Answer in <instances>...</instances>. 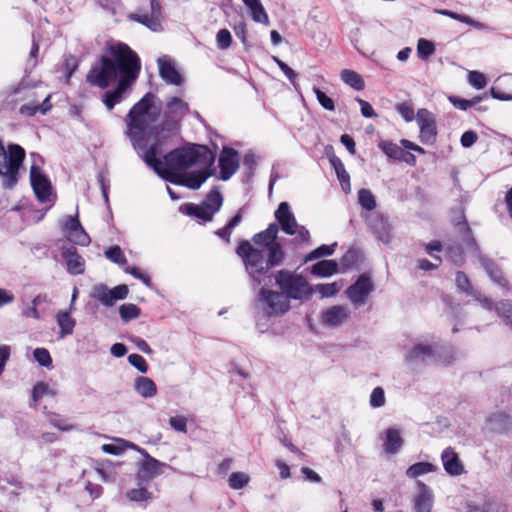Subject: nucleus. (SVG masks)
<instances>
[{
	"mask_svg": "<svg viewBox=\"0 0 512 512\" xmlns=\"http://www.w3.org/2000/svg\"><path fill=\"white\" fill-rule=\"evenodd\" d=\"M128 362L141 373H146L148 371V364L145 358L140 354H130L128 356Z\"/></svg>",
	"mask_w": 512,
	"mask_h": 512,
	"instance_id": "6e6d98bb",
	"label": "nucleus"
},
{
	"mask_svg": "<svg viewBox=\"0 0 512 512\" xmlns=\"http://www.w3.org/2000/svg\"><path fill=\"white\" fill-rule=\"evenodd\" d=\"M275 283L287 299L301 300L312 294V288L304 276L286 269L277 271Z\"/></svg>",
	"mask_w": 512,
	"mask_h": 512,
	"instance_id": "423d86ee",
	"label": "nucleus"
},
{
	"mask_svg": "<svg viewBox=\"0 0 512 512\" xmlns=\"http://www.w3.org/2000/svg\"><path fill=\"white\" fill-rule=\"evenodd\" d=\"M267 258H264L263 251L255 248L248 240H240L236 247V254L242 259L249 274L253 277L262 276L273 268L283 264L285 251L282 245L277 242L266 248Z\"/></svg>",
	"mask_w": 512,
	"mask_h": 512,
	"instance_id": "7ed1b4c3",
	"label": "nucleus"
},
{
	"mask_svg": "<svg viewBox=\"0 0 512 512\" xmlns=\"http://www.w3.org/2000/svg\"><path fill=\"white\" fill-rule=\"evenodd\" d=\"M46 417H47L49 423L53 427H55L61 431H70L74 428V426L71 423H69L67 420L63 419L61 417V415L58 413L47 412Z\"/></svg>",
	"mask_w": 512,
	"mask_h": 512,
	"instance_id": "4c0bfd02",
	"label": "nucleus"
},
{
	"mask_svg": "<svg viewBox=\"0 0 512 512\" xmlns=\"http://www.w3.org/2000/svg\"><path fill=\"white\" fill-rule=\"evenodd\" d=\"M189 105L179 97H172L166 103L161 131L175 133L180 128L181 120L189 113Z\"/></svg>",
	"mask_w": 512,
	"mask_h": 512,
	"instance_id": "6e6552de",
	"label": "nucleus"
},
{
	"mask_svg": "<svg viewBox=\"0 0 512 512\" xmlns=\"http://www.w3.org/2000/svg\"><path fill=\"white\" fill-rule=\"evenodd\" d=\"M133 446L145 457V459L139 464V468L136 473L138 484L147 483L157 475H160L162 473L161 467L164 464L151 457L145 449L137 447L136 445Z\"/></svg>",
	"mask_w": 512,
	"mask_h": 512,
	"instance_id": "f8f14e48",
	"label": "nucleus"
},
{
	"mask_svg": "<svg viewBox=\"0 0 512 512\" xmlns=\"http://www.w3.org/2000/svg\"><path fill=\"white\" fill-rule=\"evenodd\" d=\"M211 165L208 164L206 169L188 173L185 171L180 175H171L173 178L170 183L187 187L191 190L199 189L202 184L213 175L214 170L211 169Z\"/></svg>",
	"mask_w": 512,
	"mask_h": 512,
	"instance_id": "2eb2a0df",
	"label": "nucleus"
},
{
	"mask_svg": "<svg viewBox=\"0 0 512 512\" xmlns=\"http://www.w3.org/2000/svg\"><path fill=\"white\" fill-rule=\"evenodd\" d=\"M135 391L143 398H152L157 394V385L149 377L139 376L134 381Z\"/></svg>",
	"mask_w": 512,
	"mask_h": 512,
	"instance_id": "a878e982",
	"label": "nucleus"
},
{
	"mask_svg": "<svg viewBox=\"0 0 512 512\" xmlns=\"http://www.w3.org/2000/svg\"><path fill=\"white\" fill-rule=\"evenodd\" d=\"M478 139L477 133L469 130L465 131L460 138L461 145L465 148L471 147L473 144L476 143Z\"/></svg>",
	"mask_w": 512,
	"mask_h": 512,
	"instance_id": "774afa93",
	"label": "nucleus"
},
{
	"mask_svg": "<svg viewBox=\"0 0 512 512\" xmlns=\"http://www.w3.org/2000/svg\"><path fill=\"white\" fill-rule=\"evenodd\" d=\"M495 311L512 328V301L498 302L495 305Z\"/></svg>",
	"mask_w": 512,
	"mask_h": 512,
	"instance_id": "e433bc0d",
	"label": "nucleus"
},
{
	"mask_svg": "<svg viewBox=\"0 0 512 512\" xmlns=\"http://www.w3.org/2000/svg\"><path fill=\"white\" fill-rule=\"evenodd\" d=\"M126 497L131 502H142L152 499L153 494L144 487L130 489L126 493Z\"/></svg>",
	"mask_w": 512,
	"mask_h": 512,
	"instance_id": "79ce46f5",
	"label": "nucleus"
},
{
	"mask_svg": "<svg viewBox=\"0 0 512 512\" xmlns=\"http://www.w3.org/2000/svg\"><path fill=\"white\" fill-rule=\"evenodd\" d=\"M141 72V60L138 54L126 43L116 42L105 49L95 65L86 75V81L101 89L108 88L117 82L113 90L106 91L103 103L111 111L120 103L123 95L136 82Z\"/></svg>",
	"mask_w": 512,
	"mask_h": 512,
	"instance_id": "f257e3e1",
	"label": "nucleus"
},
{
	"mask_svg": "<svg viewBox=\"0 0 512 512\" xmlns=\"http://www.w3.org/2000/svg\"><path fill=\"white\" fill-rule=\"evenodd\" d=\"M30 181L37 199L41 203L49 202L51 200L52 186L47 176L42 173L37 165H32L30 168Z\"/></svg>",
	"mask_w": 512,
	"mask_h": 512,
	"instance_id": "4468645a",
	"label": "nucleus"
},
{
	"mask_svg": "<svg viewBox=\"0 0 512 512\" xmlns=\"http://www.w3.org/2000/svg\"><path fill=\"white\" fill-rule=\"evenodd\" d=\"M125 272L141 280L147 287H151V278L137 267H126Z\"/></svg>",
	"mask_w": 512,
	"mask_h": 512,
	"instance_id": "338daca9",
	"label": "nucleus"
},
{
	"mask_svg": "<svg viewBox=\"0 0 512 512\" xmlns=\"http://www.w3.org/2000/svg\"><path fill=\"white\" fill-rule=\"evenodd\" d=\"M181 209L185 214L201 219L204 222L211 221L214 216L209 208H207L203 203H187Z\"/></svg>",
	"mask_w": 512,
	"mask_h": 512,
	"instance_id": "bb28decb",
	"label": "nucleus"
},
{
	"mask_svg": "<svg viewBox=\"0 0 512 512\" xmlns=\"http://www.w3.org/2000/svg\"><path fill=\"white\" fill-rule=\"evenodd\" d=\"M417 52L419 57H421L422 59H427L435 52V46L433 42L421 38L417 43Z\"/></svg>",
	"mask_w": 512,
	"mask_h": 512,
	"instance_id": "de8ad7c7",
	"label": "nucleus"
},
{
	"mask_svg": "<svg viewBox=\"0 0 512 512\" xmlns=\"http://www.w3.org/2000/svg\"><path fill=\"white\" fill-rule=\"evenodd\" d=\"M161 4L159 0H150V13H132L129 19L138 22L154 32L162 30Z\"/></svg>",
	"mask_w": 512,
	"mask_h": 512,
	"instance_id": "dca6fc26",
	"label": "nucleus"
},
{
	"mask_svg": "<svg viewBox=\"0 0 512 512\" xmlns=\"http://www.w3.org/2000/svg\"><path fill=\"white\" fill-rule=\"evenodd\" d=\"M359 260V253L356 249H349L341 258L340 265L342 271H346L353 267Z\"/></svg>",
	"mask_w": 512,
	"mask_h": 512,
	"instance_id": "49530a36",
	"label": "nucleus"
},
{
	"mask_svg": "<svg viewBox=\"0 0 512 512\" xmlns=\"http://www.w3.org/2000/svg\"><path fill=\"white\" fill-rule=\"evenodd\" d=\"M279 226L277 223H270L268 227L253 235L252 241L255 245L268 248L276 244L278 241Z\"/></svg>",
	"mask_w": 512,
	"mask_h": 512,
	"instance_id": "5701e85b",
	"label": "nucleus"
},
{
	"mask_svg": "<svg viewBox=\"0 0 512 512\" xmlns=\"http://www.w3.org/2000/svg\"><path fill=\"white\" fill-rule=\"evenodd\" d=\"M494 421L497 424L499 432H506L512 426V417L506 413H498L494 416Z\"/></svg>",
	"mask_w": 512,
	"mask_h": 512,
	"instance_id": "5fc2aeb1",
	"label": "nucleus"
},
{
	"mask_svg": "<svg viewBox=\"0 0 512 512\" xmlns=\"http://www.w3.org/2000/svg\"><path fill=\"white\" fill-rule=\"evenodd\" d=\"M338 270V264L334 260H321L311 267V273L320 277H329Z\"/></svg>",
	"mask_w": 512,
	"mask_h": 512,
	"instance_id": "c756f323",
	"label": "nucleus"
},
{
	"mask_svg": "<svg viewBox=\"0 0 512 512\" xmlns=\"http://www.w3.org/2000/svg\"><path fill=\"white\" fill-rule=\"evenodd\" d=\"M378 146L389 158L394 160L401 158L403 149L396 143L385 140L381 141Z\"/></svg>",
	"mask_w": 512,
	"mask_h": 512,
	"instance_id": "ea45409f",
	"label": "nucleus"
},
{
	"mask_svg": "<svg viewBox=\"0 0 512 512\" xmlns=\"http://www.w3.org/2000/svg\"><path fill=\"white\" fill-rule=\"evenodd\" d=\"M172 429L177 432L187 433V418L183 415L172 416L169 419Z\"/></svg>",
	"mask_w": 512,
	"mask_h": 512,
	"instance_id": "13d9d810",
	"label": "nucleus"
},
{
	"mask_svg": "<svg viewBox=\"0 0 512 512\" xmlns=\"http://www.w3.org/2000/svg\"><path fill=\"white\" fill-rule=\"evenodd\" d=\"M156 96L148 92L146 93L137 103H135L128 113L131 114H141V115H154L155 113H151L150 110L154 104Z\"/></svg>",
	"mask_w": 512,
	"mask_h": 512,
	"instance_id": "cd10ccee",
	"label": "nucleus"
},
{
	"mask_svg": "<svg viewBox=\"0 0 512 512\" xmlns=\"http://www.w3.org/2000/svg\"><path fill=\"white\" fill-rule=\"evenodd\" d=\"M219 178L229 180L239 169V153L232 147L224 146L219 155Z\"/></svg>",
	"mask_w": 512,
	"mask_h": 512,
	"instance_id": "ddd939ff",
	"label": "nucleus"
},
{
	"mask_svg": "<svg viewBox=\"0 0 512 512\" xmlns=\"http://www.w3.org/2000/svg\"><path fill=\"white\" fill-rule=\"evenodd\" d=\"M252 13V18L255 22L268 24L269 18L268 15L261 3L256 5L255 7L250 8Z\"/></svg>",
	"mask_w": 512,
	"mask_h": 512,
	"instance_id": "680f3d73",
	"label": "nucleus"
},
{
	"mask_svg": "<svg viewBox=\"0 0 512 512\" xmlns=\"http://www.w3.org/2000/svg\"><path fill=\"white\" fill-rule=\"evenodd\" d=\"M419 125V138L423 144L433 145L437 139V124L435 115L428 109L421 108L416 113Z\"/></svg>",
	"mask_w": 512,
	"mask_h": 512,
	"instance_id": "9d476101",
	"label": "nucleus"
},
{
	"mask_svg": "<svg viewBox=\"0 0 512 512\" xmlns=\"http://www.w3.org/2000/svg\"><path fill=\"white\" fill-rule=\"evenodd\" d=\"M485 269H486L487 273L489 274L490 278L494 282L501 284V285H504L506 283V279L503 276L502 271L499 269V267L495 263L488 261L485 264Z\"/></svg>",
	"mask_w": 512,
	"mask_h": 512,
	"instance_id": "09e8293b",
	"label": "nucleus"
},
{
	"mask_svg": "<svg viewBox=\"0 0 512 512\" xmlns=\"http://www.w3.org/2000/svg\"><path fill=\"white\" fill-rule=\"evenodd\" d=\"M335 246H336V244H333L331 246L325 245V244L320 245L319 247L312 250L310 253H308L305 256L304 262H309V261H312V260H315V259H318V258H321L324 256L332 255L334 253Z\"/></svg>",
	"mask_w": 512,
	"mask_h": 512,
	"instance_id": "37998d69",
	"label": "nucleus"
},
{
	"mask_svg": "<svg viewBox=\"0 0 512 512\" xmlns=\"http://www.w3.org/2000/svg\"><path fill=\"white\" fill-rule=\"evenodd\" d=\"M159 74L161 78L168 84L181 85L183 78L179 71L175 68L171 60L164 56L158 59Z\"/></svg>",
	"mask_w": 512,
	"mask_h": 512,
	"instance_id": "412c9836",
	"label": "nucleus"
},
{
	"mask_svg": "<svg viewBox=\"0 0 512 512\" xmlns=\"http://www.w3.org/2000/svg\"><path fill=\"white\" fill-rule=\"evenodd\" d=\"M396 111L403 117L407 122H411L416 116L414 113L413 105L408 102H401L396 105Z\"/></svg>",
	"mask_w": 512,
	"mask_h": 512,
	"instance_id": "3c124183",
	"label": "nucleus"
},
{
	"mask_svg": "<svg viewBox=\"0 0 512 512\" xmlns=\"http://www.w3.org/2000/svg\"><path fill=\"white\" fill-rule=\"evenodd\" d=\"M274 216L281 230L287 235L294 236L291 241L294 245L308 246L311 244V235L309 230L305 226L298 224L288 202H281L278 205Z\"/></svg>",
	"mask_w": 512,
	"mask_h": 512,
	"instance_id": "39448f33",
	"label": "nucleus"
},
{
	"mask_svg": "<svg viewBox=\"0 0 512 512\" xmlns=\"http://www.w3.org/2000/svg\"><path fill=\"white\" fill-rule=\"evenodd\" d=\"M313 92L319 102V104L328 111H334L335 110V103L332 98L327 96L322 90H320L317 87L313 88Z\"/></svg>",
	"mask_w": 512,
	"mask_h": 512,
	"instance_id": "8fccbe9b",
	"label": "nucleus"
},
{
	"mask_svg": "<svg viewBox=\"0 0 512 512\" xmlns=\"http://www.w3.org/2000/svg\"><path fill=\"white\" fill-rule=\"evenodd\" d=\"M157 117L158 114L145 116L141 114L128 113V133L131 139L134 141V144H136L140 149L144 148L141 142L143 141V135L145 132L148 131L149 134H153L158 137L161 126H150L151 123H154L157 120Z\"/></svg>",
	"mask_w": 512,
	"mask_h": 512,
	"instance_id": "0eeeda50",
	"label": "nucleus"
},
{
	"mask_svg": "<svg viewBox=\"0 0 512 512\" xmlns=\"http://www.w3.org/2000/svg\"><path fill=\"white\" fill-rule=\"evenodd\" d=\"M217 46L221 50L228 49L232 44V36L228 29H221L216 35Z\"/></svg>",
	"mask_w": 512,
	"mask_h": 512,
	"instance_id": "603ef678",
	"label": "nucleus"
},
{
	"mask_svg": "<svg viewBox=\"0 0 512 512\" xmlns=\"http://www.w3.org/2000/svg\"><path fill=\"white\" fill-rule=\"evenodd\" d=\"M272 60L277 64L280 70L285 74V76L289 79L290 82H294L297 77V74L293 69H291L285 62L280 60L276 56H272Z\"/></svg>",
	"mask_w": 512,
	"mask_h": 512,
	"instance_id": "0e129e2a",
	"label": "nucleus"
},
{
	"mask_svg": "<svg viewBox=\"0 0 512 512\" xmlns=\"http://www.w3.org/2000/svg\"><path fill=\"white\" fill-rule=\"evenodd\" d=\"M385 404V393L382 387L373 389L370 395V405L374 408L381 407Z\"/></svg>",
	"mask_w": 512,
	"mask_h": 512,
	"instance_id": "bf43d9fd",
	"label": "nucleus"
},
{
	"mask_svg": "<svg viewBox=\"0 0 512 512\" xmlns=\"http://www.w3.org/2000/svg\"><path fill=\"white\" fill-rule=\"evenodd\" d=\"M105 256L110 261H112L116 264H119V265H125L127 263V259L124 255L123 251L117 245L107 249L105 251Z\"/></svg>",
	"mask_w": 512,
	"mask_h": 512,
	"instance_id": "a18cd8bd",
	"label": "nucleus"
},
{
	"mask_svg": "<svg viewBox=\"0 0 512 512\" xmlns=\"http://www.w3.org/2000/svg\"><path fill=\"white\" fill-rule=\"evenodd\" d=\"M468 80L476 89H482L486 86V78L481 72L471 71L468 75Z\"/></svg>",
	"mask_w": 512,
	"mask_h": 512,
	"instance_id": "e2e57ef3",
	"label": "nucleus"
},
{
	"mask_svg": "<svg viewBox=\"0 0 512 512\" xmlns=\"http://www.w3.org/2000/svg\"><path fill=\"white\" fill-rule=\"evenodd\" d=\"M119 314L124 322H128L138 318L141 314V309L136 304L126 303L119 307Z\"/></svg>",
	"mask_w": 512,
	"mask_h": 512,
	"instance_id": "72a5a7b5",
	"label": "nucleus"
},
{
	"mask_svg": "<svg viewBox=\"0 0 512 512\" xmlns=\"http://www.w3.org/2000/svg\"><path fill=\"white\" fill-rule=\"evenodd\" d=\"M160 154V142L157 140L151 144L143 154V160L148 167L165 181L171 182V175H180L197 163L212 165L215 155L206 145L191 144L178 147L166 155L163 160L158 158Z\"/></svg>",
	"mask_w": 512,
	"mask_h": 512,
	"instance_id": "f03ea898",
	"label": "nucleus"
},
{
	"mask_svg": "<svg viewBox=\"0 0 512 512\" xmlns=\"http://www.w3.org/2000/svg\"><path fill=\"white\" fill-rule=\"evenodd\" d=\"M341 79L353 89L360 91L364 89L365 83L360 74L353 70L344 69L341 72Z\"/></svg>",
	"mask_w": 512,
	"mask_h": 512,
	"instance_id": "2f4dec72",
	"label": "nucleus"
},
{
	"mask_svg": "<svg viewBox=\"0 0 512 512\" xmlns=\"http://www.w3.org/2000/svg\"><path fill=\"white\" fill-rule=\"evenodd\" d=\"M348 318V310L341 305H335L323 312L322 322L328 326H338Z\"/></svg>",
	"mask_w": 512,
	"mask_h": 512,
	"instance_id": "b1692460",
	"label": "nucleus"
},
{
	"mask_svg": "<svg viewBox=\"0 0 512 512\" xmlns=\"http://www.w3.org/2000/svg\"><path fill=\"white\" fill-rule=\"evenodd\" d=\"M403 445V439L400 431L396 428H388L385 432V440L383 443L384 451L387 454L397 453Z\"/></svg>",
	"mask_w": 512,
	"mask_h": 512,
	"instance_id": "393cba45",
	"label": "nucleus"
},
{
	"mask_svg": "<svg viewBox=\"0 0 512 512\" xmlns=\"http://www.w3.org/2000/svg\"><path fill=\"white\" fill-rule=\"evenodd\" d=\"M25 158V149L19 144H9L6 152L0 135V175L5 178L6 187L13 188L17 184L19 170Z\"/></svg>",
	"mask_w": 512,
	"mask_h": 512,
	"instance_id": "20e7f679",
	"label": "nucleus"
},
{
	"mask_svg": "<svg viewBox=\"0 0 512 512\" xmlns=\"http://www.w3.org/2000/svg\"><path fill=\"white\" fill-rule=\"evenodd\" d=\"M34 359L39 365L49 367L52 365V358L46 348H36L33 352Z\"/></svg>",
	"mask_w": 512,
	"mask_h": 512,
	"instance_id": "864d4df0",
	"label": "nucleus"
},
{
	"mask_svg": "<svg viewBox=\"0 0 512 512\" xmlns=\"http://www.w3.org/2000/svg\"><path fill=\"white\" fill-rule=\"evenodd\" d=\"M441 461L444 470L451 476H459L465 472L464 465L458 453L452 447H447L443 450L441 453Z\"/></svg>",
	"mask_w": 512,
	"mask_h": 512,
	"instance_id": "6ab92c4d",
	"label": "nucleus"
},
{
	"mask_svg": "<svg viewBox=\"0 0 512 512\" xmlns=\"http://www.w3.org/2000/svg\"><path fill=\"white\" fill-rule=\"evenodd\" d=\"M373 289L374 285L371 277L364 273L347 288L346 295L355 306H362L366 303L367 298Z\"/></svg>",
	"mask_w": 512,
	"mask_h": 512,
	"instance_id": "9b49d317",
	"label": "nucleus"
},
{
	"mask_svg": "<svg viewBox=\"0 0 512 512\" xmlns=\"http://www.w3.org/2000/svg\"><path fill=\"white\" fill-rule=\"evenodd\" d=\"M455 284H456L457 289L460 292L466 294L467 296H472L477 301L482 303L483 306L491 309L492 304L489 301V299H487L485 297L482 298L481 294L473 288V286L465 272H463V271L456 272Z\"/></svg>",
	"mask_w": 512,
	"mask_h": 512,
	"instance_id": "aec40b11",
	"label": "nucleus"
},
{
	"mask_svg": "<svg viewBox=\"0 0 512 512\" xmlns=\"http://www.w3.org/2000/svg\"><path fill=\"white\" fill-rule=\"evenodd\" d=\"M213 215L218 212L223 204V197L220 191L216 188L209 191L205 200L202 202Z\"/></svg>",
	"mask_w": 512,
	"mask_h": 512,
	"instance_id": "473e14b6",
	"label": "nucleus"
},
{
	"mask_svg": "<svg viewBox=\"0 0 512 512\" xmlns=\"http://www.w3.org/2000/svg\"><path fill=\"white\" fill-rule=\"evenodd\" d=\"M258 300L265 304L264 312L269 317H277L285 314L290 309L289 300L280 292L261 288Z\"/></svg>",
	"mask_w": 512,
	"mask_h": 512,
	"instance_id": "1a4fd4ad",
	"label": "nucleus"
},
{
	"mask_svg": "<svg viewBox=\"0 0 512 512\" xmlns=\"http://www.w3.org/2000/svg\"><path fill=\"white\" fill-rule=\"evenodd\" d=\"M358 201L364 210L371 211L376 207L375 197L368 189L363 188L359 190Z\"/></svg>",
	"mask_w": 512,
	"mask_h": 512,
	"instance_id": "58836bf2",
	"label": "nucleus"
},
{
	"mask_svg": "<svg viewBox=\"0 0 512 512\" xmlns=\"http://www.w3.org/2000/svg\"><path fill=\"white\" fill-rule=\"evenodd\" d=\"M433 355V348L430 345L419 344L414 346L408 355V359L410 361L414 360H424Z\"/></svg>",
	"mask_w": 512,
	"mask_h": 512,
	"instance_id": "c9c22d12",
	"label": "nucleus"
},
{
	"mask_svg": "<svg viewBox=\"0 0 512 512\" xmlns=\"http://www.w3.org/2000/svg\"><path fill=\"white\" fill-rule=\"evenodd\" d=\"M66 237L70 242L80 246H88L91 242L90 236L86 233L82 225L76 230L71 231Z\"/></svg>",
	"mask_w": 512,
	"mask_h": 512,
	"instance_id": "f704fd0d",
	"label": "nucleus"
},
{
	"mask_svg": "<svg viewBox=\"0 0 512 512\" xmlns=\"http://www.w3.org/2000/svg\"><path fill=\"white\" fill-rule=\"evenodd\" d=\"M437 470V466L430 462H417L409 466L406 470V476L410 479H416L419 476L433 473Z\"/></svg>",
	"mask_w": 512,
	"mask_h": 512,
	"instance_id": "c85d7f7f",
	"label": "nucleus"
},
{
	"mask_svg": "<svg viewBox=\"0 0 512 512\" xmlns=\"http://www.w3.org/2000/svg\"><path fill=\"white\" fill-rule=\"evenodd\" d=\"M81 226L78 215L75 216H67L63 223V231L65 234H69L71 231L76 230Z\"/></svg>",
	"mask_w": 512,
	"mask_h": 512,
	"instance_id": "69168bd1",
	"label": "nucleus"
},
{
	"mask_svg": "<svg viewBox=\"0 0 512 512\" xmlns=\"http://www.w3.org/2000/svg\"><path fill=\"white\" fill-rule=\"evenodd\" d=\"M418 493L414 500L415 512H431L433 495L429 487L422 481L417 482Z\"/></svg>",
	"mask_w": 512,
	"mask_h": 512,
	"instance_id": "4be33fe9",
	"label": "nucleus"
},
{
	"mask_svg": "<svg viewBox=\"0 0 512 512\" xmlns=\"http://www.w3.org/2000/svg\"><path fill=\"white\" fill-rule=\"evenodd\" d=\"M317 290L323 297H332L340 291V286L336 282L319 284Z\"/></svg>",
	"mask_w": 512,
	"mask_h": 512,
	"instance_id": "052dcab7",
	"label": "nucleus"
},
{
	"mask_svg": "<svg viewBox=\"0 0 512 512\" xmlns=\"http://www.w3.org/2000/svg\"><path fill=\"white\" fill-rule=\"evenodd\" d=\"M250 481L249 475L244 472H233L228 479L229 487L234 490L244 488Z\"/></svg>",
	"mask_w": 512,
	"mask_h": 512,
	"instance_id": "a19ab883",
	"label": "nucleus"
},
{
	"mask_svg": "<svg viewBox=\"0 0 512 512\" xmlns=\"http://www.w3.org/2000/svg\"><path fill=\"white\" fill-rule=\"evenodd\" d=\"M425 251L429 254L435 261L442 263V258L435 254V252L439 253L443 250V245L439 240H432L424 246Z\"/></svg>",
	"mask_w": 512,
	"mask_h": 512,
	"instance_id": "4d7b16f0",
	"label": "nucleus"
},
{
	"mask_svg": "<svg viewBox=\"0 0 512 512\" xmlns=\"http://www.w3.org/2000/svg\"><path fill=\"white\" fill-rule=\"evenodd\" d=\"M61 256L66 262L67 271L71 275L83 274L85 271V260L78 253L77 249L72 246H63Z\"/></svg>",
	"mask_w": 512,
	"mask_h": 512,
	"instance_id": "a211bd4d",
	"label": "nucleus"
},
{
	"mask_svg": "<svg viewBox=\"0 0 512 512\" xmlns=\"http://www.w3.org/2000/svg\"><path fill=\"white\" fill-rule=\"evenodd\" d=\"M449 100L453 104V106L456 107L457 109L466 111L468 108L478 104L482 100V97L475 96L474 98H472L470 100H466V99H462L457 96H451L449 98Z\"/></svg>",
	"mask_w": 512,
	"mask_h": 512,
	"instance_id": "c03bdc74",
	"label": "nucleus"
},
{
	"mask_svg": "<svg viewBox=\"0 0 512 512\" xmlns=\"http://www.w3.org/2000/svg\"><path fill=\"white\" fill-rule=\"evenodd\" d=\"M57 324L60 327L61 336L70 335L73 333L76 325L75 319L72 318L69 312L60 311L56 315Z\"/></svg>",
	"mask_w": 512,
	"mask_h": 512,
	"instance_id": "7c9ffc66",
	"label": "nucleus"
},
{
	"mask_svg": "<svg viewBox=\"0 0 512 512\" xmlns=\"http://www.w3.org/2000/svg\"><path fill=\"white\" fill-rule=\"evenodd\" d=\"M128 293L129 289L125 284L118 285L112 289L105 285H100L94 289V297L105 306H112L115 301L125 299Z\"/></svg>",
	"mask_w": 512,
	"mask_h": 512,
	"instance_id": "f3484780",
	"label": "nucleus"
}]
</instances>
